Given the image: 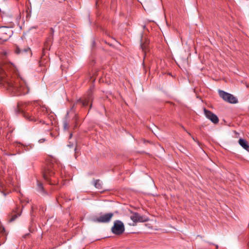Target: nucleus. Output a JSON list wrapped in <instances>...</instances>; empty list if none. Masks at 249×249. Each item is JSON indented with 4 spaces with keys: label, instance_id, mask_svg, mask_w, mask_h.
<instances>
[{
    "label": "nucleus",
    "instance_id": "f257e3e1",
    "mask_svg": "<svg viewBox=\"0 0 249 249\" xmlns=\"http://www.w3.org/2000/svg\"><path fill=\"white\" fill-rule=\"evenodd\" d=\"M8 66L13 67L12 65H4L0 66V81L4 84L8 90L14 95L19 96L27 94L29 92V88L27 83L21 77H17L7 72Z\"/></svg>",
    "mask_w": 249,
    "mask_h": 249
},
{
    "label": "nucleus",
    "instance_id": "f03ea898",
    "mask_svg": "<svg viewBox=\"0 0 249 249\" xmlns=\"http://www.w3.org/2000/svg\"><path fill=\"white\" fill-rule=\"evenodd\" d=\"M26 106L27 104L26 103L22 102L18 103L16 109V113L21 112L24 117L29 121L34 122L38 121L40 123L47 124L42 119L44 116H47L48 114V110L45 107L40 106L36 110V117H32L30 115V113L25 112Z\"/></svg>",
    "mask_w": 249,
    "mask_h": 249
},
{
    "label": "nucleus",
    "instance_id": "7ed1b4c3",
    "mask_svg": "<svg viewBox=\"0 0 249 249\" xmlns=\"http://www.w3.org/2000/svg\"><path fill=\"white\" fill-rule=\"evenodd\" d=\"M125 230L124 223L120 220H117L114 222V225L111 228V231L116 235L122 234Z\"/></svg>",
    "mask_w": 249,
    "mask_h": 249
},
{
    "label": "nucleus",
    "instance_id": "20e7f679",
    "mask_svg": "<svg viewBox=\"0 0 249 249\" xmlns=\"http://www.w3.org/2000/svg\"><path fill=\"white\" fill-rule=\"evenodd\" d=\"M12 34L13 31L10 28L6 26L0 27V40L6 41Z\"/></svg>",
    "mask_w": 249,
    "mask_h": 249
},
{
    "label": "nucleus",
    "instance_id": "39448f33",
    "mask_svg": "<svg viewBox=\"0 0 249 249\" xmlns=\"http://www.w3.org/2000/svg\"><path fill=\"white\" fill-rule=\"evenodd\" d=\"M131 215L130 218L133 221V226L136 225L137 222H144L149 220V218L139 214L138 213L131 212Z\"/></svg>",
    "mask_w": 249,
    "mask_h": 249
},
{
    "label": "nucleus",
    "instance_id": "423d86ee",
    "mask_svg": "<svg viewBox=\"0 0 249 249\" xmlns=\"http://www.w3.org/2000/svg\"><path fill=\"white\" fill-rule=\"evenodd\" d=\"M219 96L225 101L231 104L237 103V99L232 94L221 90H219Z\"/></svg>",
    "mask_w": 249,
    "mask_h": 249
},
{
    "label": "nucleus",
    "instance_id": "0eeeda50",
    "mask_svg": "<svg viewBox=\"0 0 249 249\" xmlns=\"http://www.w3.org/2000/svg\"><path fill=\"white\" fill-rule=\"evenodd\" d=\"M113 215L112 213L101 214L100 216L94 218L93 221L97 223H108L111 220Z\"/></svg>",
    "mask_w": 249,
    "mask_h": 249
},
{
    "label": "nucleus",
    "instance_id": "6e6552de",
    "mask_svg": "<svg viewBox=\"0 0 249 249\" xmlns=\"http://www.w3.org/2000/svg\"><path fill=\"white\" fill-rule=\"evenodd\" d=\"M204 112L206 117L210 120L212 123L216 124L219 122V119L217 116L211 111L204 108Z\"/></svg>",
    "mask_w": 249,
    "mask_h": 249
},
{
    "label": "nucleus",
    "instance_id": "1a4fd4ad",
    "mask_svg": "<svg viewBox=\"0 0 249 249\" xmlns=\"http://www.w3.org/2000/svg\"><path fill=\"white\" fill-rule=\"evenodd\" d=\"M53 172L50 170H47L43 172V177L44 179L47 181H49L50 177H51L53 174Z\"/></svg>",
    "mask_w": 249,
    "mask_h": 249
},
{
    "label": "nucleus",
    "instance_id": "9d476101",
    "mask_svg": "<svg viewBox=\"0 0 249 249\" xmlns=\"http://www.w3.org/2000/svg\"><path fill=\"white\" fill-rule=\"evenodd\" d=\"M239 144L245 150L249 151V145L247 141L243 139H240L238 141Z\"/></svg>",
    "mask_w": 249,
    "mask_h": 249
},
{
    "label": "nucleus",
    "instance_id": "9b49d317",
    "mask_svg": "<svg viewBox=\"0 0 249 249\" xmlns=\"http://www.w3.org/2000/svg\"><path fill=\"white\" fill-rule=\"evenodd\" d=\"M93 184L94 186L98 190H102L103 189L102 183L99 179L95 180L94 181Z\"/></svg>",
    "mask_w": 249,
    "mask_h": 249
},
{
    "label": "nucleus",
    "instance_id": "f8f14e48",
    "mask_svg": "<svg viewBox=\"0 0 249 249\" xmlns=\"http://www.w3.org/2000/svg\"><path fill=\"white\" fill-rule=\"evenodd\" d=\"M153 5L152 0H145L143 2V7L144 8L149 9Z\"/></svg>",
    "mask_w": 249,
    "mask_h": 249
},
{
    "label": "nucleus",
    "instance_id": "ddd939ff",
    "mask_svg": "<svg viewBox=\"0 0 249 249\" xmlns=\"http://www.w3.org/2000/svg\"><path fill=\"white\" fill-rule=\"evenodd\" d=\"M63 127L65 130H68L69 128V124L66 119H65L63 122Z\"/></svg>",
    "mask_w": 249,
    "mask_h": 249
},
{
    "label": "nucleus",
    "instance_id": "4468645a",
    "mask_svg": "<svg viewBox=\"0 0 249 249\" xmlns=\"http://www.w3.org/2000/svg\"><path fill=\"white\" fill-rule=\"evenodd\" d=\"M21 215V213H18L14 215H13L11 218L10 219L9 221L10 222H13L14 221L16 218L20 216Z\"/></svg>",
    "mask_w": 249,
    "mask_h": 249
},
{
    "label": "nucleus",
    "instance_id": "2eb2a0df",
    "mask_svg": "<svg viewBox=\"0 0 249 249\" xmlns=\"http://www.w3.org/2000/svg\"><path fill=\"white\" fill-rule=\"evenodd\" d=\"M90 98H91V95H90V93H89L88 99L83 101V102H82L83 105L84 106H87L88 105Z\"/></svg>",
    "mask_w": 249,
    "mask_h": 249
},
{
    "label": "nucleus",
    "instance_id": "dca6fc26",
    "mask_svg": "<svg viewBox=\"0 0 249 249\" xmlns=\"http://www.w3.org/2000/svg\"><path fill=\"white\" fill-rule=\"evenodd\" d=\"M30 50V49L28 48L27 49H25L24 50H20L19 48H17L16 50V53L18 54L22 53L23 52H27Z\"/></svg>",
    "mask_w": 249,
    "mask_h": 249
},
{
    "label": "nucleus",
    "instance_id": "f3484780",
    "mask_svg": "<svg viewBox=\"0 0 249 249\" xmlns=\"http://www.w3.org/2000/svg\"><path fill=\"white\" fill-rule=\"evenodd\" d=\"M38 189L40 191H43V187L42 184H41V183L38 184Z\"/></svg>",
    "mask_w": 249,
    "mask_h": 249
},
{
    "label": "nucleus",
    "instance_id": "a211bd4d",
    "mask_svg": "<svg viewBox=\"0 0 249 249\" xmlns=\"http://www.w3.org/2000/svg\"><path fill=\"white\" fill-rule=\"evenodd\" d=\"M141 47L142 51L145 53L146 51V46L144 44H141Z\"/></svg>",
    "mask_w": 249,
    "mask_h": 249
},
{
    "label": "nucleus",
    "instance_id": "6ab92c4d",
    "mask_svg": "<svg viewBox=\"0 0 249 249\" xmlns=\"http://www.w3.org/2000/svg\"><path fill=\"white\" fill-rule=\"evenodd\" d=\"M5 232V229L4 227H0V233H4Z\"/></svg>",
    "mask_w": 249,
    "mask_h": 249
},
{
    "label": "nucleus",
    "instance_id": "aec40b11",
    "mask_svg": "<svg viewBox=\"0 0 249 249\" xmlns=\"http://www.w3.org/2000/svg\"><path fill=\"white\" fill-rule=\"evenodd\" d=\"M68 146L70 148H72L73 147L74 145L73 143H71V142H70V143L68 145Z\"/></svg>",
    "mask_w": 249,
    "mask_h": 249
},
{
    "label": "nucleus",
    "instance_id": "412c9836",
    "mask_svg": "<svg viewBox=\"0 0 249 249\" xmlns=\"http://www.w3.org/2000/svg\"><path fill=\"white\" fill-rule=\"evenodd\" d=\"M45 141V139H41L38 141L39 142H40V143H42V142H44Z\"/></svg>",
    "mask_w": 249,
    "mask_h": 249
},
{
    "label": "nucleus",
    "instance_id": "4be33fe9",
    "mask_svg": "<svg viewBox=\"0 0 249 249\" xmlns=\"http://www.w3.org/2000/svg\"><path fill=\"white\" fill-rule=\"evenodd\" d=\"M30 115L32 117H33V116L36 117V111L34 112V113H32L31 114H30Z\"/></svg>",
    "mask_w": 249,
    "mask_h": 249
},
{
    "label": "nucleus",
    "instance_id": "5701e85b",
    "mask_svg": "<svg viewBox=\"0 0 249 249\" xmlns=\"http://www.w3.org/2000/svg\"><path fill=\"white\" fill-rule=\"evenodd\" d=\"M2 194H3V195H4V196H6V195L4 192H2Z\"/></svg>",
    "mask_w": 249,
    "mask_h": 249
},
{
    "label": "nucleus",
    "instance_id": "b1692460",
    "mask_svg": "<svg viewBox=\"0 0 249 249\" xmlns=\"http://www.w3.org/2000/svg\"><path fill=\"white\" fill-rule=\"evenodd\" d=\"M71 137H72V134H71L70 136V138H71Z\"/></svg>",
    "mask_w": 249,
    "mask_h": 249
},
{
    "label": "nucleus",
    "instance_id": "393cba45",
    "mask_svg": "<svg viewBox=\"0 0 249 249\" xmlns=\"http://www.w3.org/2000/svg\"><path fill=\"white\" fill-rule=\"evenodd\" d=\"M215 246H216V249H217L218 247V245H215Z\"/></svg>",
    "mask_w": 249,
    "mask_h": 249
}]
</instances>
